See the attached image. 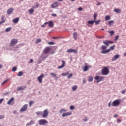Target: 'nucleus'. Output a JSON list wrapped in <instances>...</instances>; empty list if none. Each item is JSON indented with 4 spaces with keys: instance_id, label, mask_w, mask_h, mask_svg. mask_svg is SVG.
Listing matches in <instances>:
<instances>
[{
    "instance_id": "nucleus-56",
    "label": "nucleus",
    "mask_w": 126,
    "mask_h": 126,
    "mask_svg": "<svg viewBox=\"0 0 126 126\" xmlns=\"http://www.w3.org/2000/svg\"><path fill=\"white\" fill-rule=\"evenodd\" d=\"M78 10H79V11H81L82 10V7H79V8H78Z\"/></svg>"
},
{
    "instance_id": "nucleus-32",
    "label": "nucleus",
    "mask_w": 126,
    "mask_h": 126,
    "mask_svg": "<svg viewBox=\"0 0 126 126\" xmlns=\"http://www.w3.org/2000/svg\"><path fill=\"white\" fill-rule=\"evenodd\" d=\"M114 24V21L113 20H111L108 22V25H109V26H112V24Z\"/></svg>"
},
{
    "instance_id": "nucleus-57",
    "label": "nucleus",
    "mask_w": 126,
    "mask_h": 126,
    "mask_svg": "<svg viewBox=\"0 0 126 126\" xmlns=\"http://www.w3.org/2000/svg\"><path fill=\"white\" fill-rule=\"evenodd\" d=\"M2 102H3V99H1L0 100V104H1V103H2Z\"/></svg>"
},
{
    "instance_id": "nucleus-50",
    "label": "nucleus",
    "mask_w": 126,
    "mask_h": 126,
    "mask_svg": "<svg viewBox=\"0 0 126 126\" xmlns=\"http://www.w3.org/2000/svg\"><path fill=\"white\" fill-rule=\"evenodd\" d=\"M33 62H34V60L33 59H32L30 60V63H32Z\"/></svg>"
},
{
    "instance_id": "nucleus-6",
    "label": "nucleus",
    "mask_w": 126,
    "mask_h": 126,
    "mask_svg": "<svg viewBox=\"0 0 126 126\" xmlns=\"http://www.w3.org/2000/svg\"><path fill=\"white\" fill-rule=\"evenodd\" d=\"M104 78H105V77H104L103 76H96L94 78L95 80H97L96 81L97 83H99V82H100V81H103V80H104Z\"/></svg>"
},
{
    "instance_id": "nucleus-53",
    "label": "nucleus",
    "mask_w": 126,
    "mask_h": 126,
    "mask_svg": "<svg viewBox=\"0 0 126 126\" xmlns=\"http://www.w3.org/2000/svg\"><path fill=\"white\" fill-rule=\"evenodd\" d=\"M97 38H98V39H103L104 36H98Z\"/></svg>"
},
{
    "instance_id": "nucleus-63",
    "label": "nucleus",
    "mask_w": 126,
    "mask_h": 126,
    "mask_svg": "<svg viewBox=\"0 0 126 126\" xmlns=\"http://www.w3.org/2000/svg\"><path fill=\"white\" fill-rule=\"evenodd\" d=\"M99 5H101V3H98L97 4V6H99Z\"/></svg>"
},
{
    "instance_id": "nucleus-42",
    "label": "nucleus",
    "mask_w": 126,
    "mask_h": 126,
    "mask_svg": "<svg viewBox=\"0 0 126 126\" xmlns=\"http://www.w3.org/2000/svg\"><path fill=\"white\" fill-rule=\"evenodd\" d=\"M119 35H116L114 39L115 41H118L119 39Z\"/></svg>"
},
{
    "instance_id": "nucleus-22",
    "label": "nucleus",
    "mask_w": 126,
    "mask_h": 126,
    "mask_svg": "<svg viewBox=\"0 0 126 126\" xmlns=\"http://www.w3.org/2000/svg\"><path fill=\"white\" fill-rule=\"evenodd\" d=\"M29 13L30 14H33L34 13V9H30L29 10Z\"/></svg>"
},
{
    "instance_id": "nucleus-23",
    "label": "nucleus",
    "mask_w": 126,
    "mask_h": 126,
    "mask_svg": "<svg viewBox=\"0 0 126 126\" xmlns=\"http://www.w3.org/2000/svg\"><path fill=\"white\" fill-rule=\"evenodd\" d=\"M103 44H104L105 45H106V46L108 47V46H109V41L108 40H104L103 42Z\"/></svg>"
},
{
    "instance_id": "nucleus-10",
    "label": "nucleus",
    "mask_w": 126,
    "mask_h": 126,
    "mask_svg": "<svg viewBox=\"0 0 126 126\" xmlns=\"http://www.w3.org/2000/svg\"><path fill=\"white\" fill-rule=\"evenodd\" d=\"M44 76H45V75L44 74H42L40 76H39L37 77V79H38L39 83H42L43 78H44Z\"/></svg>"
},
{
    "instance_id": "nucleus-17",
    "label": "nucleus",
    "mask_w": 126,
    "mask_h": 126,
    "mask_svg": "<svg viewBox=\"0 0 126 126\" xmlns=\"http://www.w3.org/2000/svg\"><path fill=\"white\" fill-rule=\"evenodd\" d=\"M13 12V9L12 8H10L7 10V13L9 14V15H10V14H11V13H12Z\"/></svg>"
},
{
    "instance_id": "nucleus-7",
    "label": "nucleus",
    "mask_w": 126,
    "mask_h": 126,
    "mask_svg": "<svg viewBox=\"0 0 126 126\" xmlns=\"http://www.w3.org/2000/svg\"><path fill=\"white\" fill-rule=\"evenodd\" d=\"M38 123L39 125H46V124H48V121L45 119H41L38 121Z\"/></svg>"
},
{
    "instance_id": "nucleus-52",
    "label": "nucleus",
    "mask_w": 126,
    "mask_h": 126,
    "mask_svg": "<svg viewBox=\"0 0 126 126\" xmlns=\"http://www.w3.org/2000/svg\"><path fill=\"white\" fill-rule=\"evenodd\" d=\"M52 16H53L54 17H56L57 16V14H52Z\"/></svg>"
},
{
    "instance_id": "nucleus-41",
    "label": "nucleus",
    "mask_w": 126,
    "mask_h": 126,
    "mask_svg": "<svg viewBox=\"0 0 126 126\" xmlns=\"http://www.w3.org/2000/svg\"><path fill=\"white\" fill-rule=\"evenodd\" d=\"M48 45H55V42L53 41H50L48 43Z\"/></svg>"
},
{
    "instance_id": "nucleus-5",
    "label": "nucleus",
    "mask_w": 126,
    "mask_h": 126,
    "mask_svg": "<svg viewBox=\"0 0 126 126\" xmlns=\"http://www.w3.org/2000/svg\"><path fill=\"white\" fill-rule=\"evenodd\" d=\"M120 104H121V102H120V100H116L113 101L112 102L111 106L112 107H118V106H120Z\"/></svg>"
},
{
    "instance_id": "nucleus-2",
    "label": "nucleus",
    "mask_w": 126,
    "mask_h": 126,
    "mask_svg": "<svg viewBox=\"0 0 126 126\" xmlns=\"http://www.w3.org/2000/svg\"><path fill=\"white\" fill-rule=\"evenodd\" d=\"M108 68L109 67H105L102 69L101 71V74L102 75H108V74L110 73V71Z\"/></svg>"
},
{
    "instance_id": "nucleus-64",
    "label": "nucleus",
    "mask_w": 126,
    "mask_h": 126,
    "mask_svg": "<svg viewBox=\"0 0 126 126\" xmlns=\"http://www.w3.org/2000/svg\"><path fill=\"white\" fill-rule=\"evenodd\" d=\"M114 118H117V117H118V115L115 114L114 115Z\"/></svg>"
},
{
    "instance_id": "nucleus-37",
    "label": "nucleus",
    "mask_w": 126,
    "mask_h": 126,
    "mask_svg": "<svg viewBox=\"0 0 126 126\" xmlns=\"http://www.w3.org/2000/svg\"><path fill=\"white\" fill-rule=\"evenodd\" d=\"M34 102L33 101H30L29 103L30 107H32V105H33V104H34Z\"/></svg>"
},
{
    "instance_id": "nucleus-60",
    "label": "nucleus",
    "mask_w": 126,
    "mask_h": 126,
    "mask_svg": "<svg viewBox=\"0 0 126 126\" xmlns=\"http://www.w3.org/2000/svg\"><path fill=\"white\" fill-rule=\"evenodd\" d=\"M52 39H59V37H53L52 38Z\"/></svg>"
},
{
    "instance_id": "nucleus-54",
    "label": "nucleus",
    "mask_w": 126,
    "mask_h": 126,
    "mask_svg": "<svg viewBox=\"0 0 126 126\" xmlns=\"http://www.w3.org/2000/svg\"><path fill=\"white\" fill-rule=\"evenodd\" d=\"M36 8H38V7H39V3H36Z\"/></svg>"
},
{
    "instance_id": "nucleus-38",
    "label": "nucleus",
    "mask_w": 126,
    "mask_h": 126,
    "mask_svg": "<svg viewBox=\"0 0 126 126\" xmlns=\"http://www.w3.org/2000/svg\"><path fill=\"white\" fill-rule=\"evenodd\" d=\"M42 42V40H41V39L38 38L37 39L36 43V44H39V43H41Z\"/></svg>"
},
{
    "instance_id": "nucleus-62",
    "label": "nucleus",
    "mask_w": 126,
    "mask_h": 126,
    "mask_svg": "<svg viewBox=\"0 0 126 126\" xmlns=\"http://www.w3.org/2000/svg\"><path fill=\"white\" fill-rule=\"evenodd\" d=\"M45 26H46V25H45V24L41 25V27H45Z\"/></svg>"
},
{
    "instance_id": "nucleus-20",
    "label": "nucleus",
    "mask_w": 126,
    "mask_h": 126,
    "mask_svg": "<svg viewBox=\"0 0 126 126\" xmlns=\"http://www.w3.org/2000/svg\"><path fill=\"white\" fill-rule=\"evenodd\" d=\"M25 88H26L25 87H19L17 88V90L18 91H21V90H23L24 89H25Z\"/></svg>"
},
{
    "instance_id": "nucleus-29",
    "label": "nucleus",
    "mask_w": 126,
    "mask_h": 126,
    "mask_svg": "<svg viewBox=\"0 0 126 126\" xmlns=\"http://www.w3.org/2000/svg\"><path fill=\"white\" fill-rule=\"evenodd\" d=\"M42 111H38L36 112V114L37 115V116H42Z\"/></svg>"
},
{
    "instance_id": "nucleus-15",
    "label": "nucleus",
    "mask_w": 126,
    "mask_h": 126,
    "mask_svg": "<svg viewBox=\"0 0 126 126\" xmlns=\"http://www.w3.org/2000/svg\"><path fill=\"white\" fill-rule=\"evenodd\" d=\"M58 5H59V2H55L54 4H52L51 7L52 8H56V7H58Z\"/></svg>"
},
{
    "instance_id": "nucleus-59",
    "label": "nucleus",
    "mask_w": 126,
    "mask_h": 126,
    "mask_svg": "<svg viewBox=\"0 0 126 126\" xmlns=\"http://www.w3.org/2000/svg\"><path fill=\"white\" fill-rule=\"evenodd\" d=\"M83 120L84 122H86V121H87V118H85Z\"/></svg>"
},
{
    "instance_id": "nucleus-55",
    "label": "nucleus",
    "mask_w": 126,
    "mask_h": 126,
    "mask_svg": "<svg viewBox=\"0 0 126 126\" xmlns=\"http://www.w3.org/2000/svg\"><path fill=\"white\" fill-rule=\"evenodd\" d=\"M126 93V90H122V94H124V93Z\"/></svg>"
},
{
    "instance_id": "nucleus-1",
    "label": "nucleus",
    "mask_w": 126,
    "mask_h": 126,
    "mask_svg": "<svg viewBox=\"0 0 126 126\" xmlns=\"http://www.w3.org/2000/svg\"><path fill=\"white\" fill-rule=\"evenodd\" d=\"M101 49L102 50V51H101V54H107V53H110L111 51H113L115 49V45L110 47V49H108L107 50H106V49H107V46L102 45L101 46Z\"/></svg>"
},
{
    "instance_id": "nucleus-51",
    "label": "nucleus",
    "mask_w": 126,
    "mask_h": 126,
    "mask_svg": "<svg viewBox=\"0 0 126 126\" xmlns=\"http://www.w3.org/2000/svg\"><path fill=\"white\" fill-rule=\"evenodd\" d=\"M4 118V115H0V119L1 120V119H3Z\"/></svg>"
},
{
    "instance_id": "nucleus-36",
    "label": "nucleus",
    "mask_w": 126,
    "mask_h": 126,
    "mask_svg": "<svg viewBox=\"0 0 126 126\" xmlns=\"http://www.w3.org/2000/svg\"><path fill=\"white\" fill-rule=\"evenodd\" d=\"M76 89H77V86L76 85L73 86L72 87V90L73 91H75V90H76Z\"/></svg>"
},
{
    "instance_id": "nucleus-8",
    "label": "nucleus",
    "mask_w": 126,
    "mask_h": 126,
    "mask_svg": "<svg viewBox=\"0 0 126 126\" xmlns=\"http://www.w3.org/2000/svg\"><path fill=\"white\" fill-rule=\"evenodd\" d=\"M49 115V111H48V109H45L42 112V118H46L48 117Z\"/></svg>"
},
{
    "instance_id": "nucleus-33",
    "label": "nucleus",
    "mask_w": 126,
    "mask_h": 126,
    "mask_svg": "<svg viewBox=\"0 0 126 126\" xmlns=\"http://www.w3.org/2000/svg\"><path fill=\"white\" fill-rule=\"evenodd\" d=\"M95 23V21L94 20V21H88V23L89 24H91L92 25H93V24Z\"/></svg>"
},
{
    "instance_id": "nucleus-28",
    "label": "nucleus",
    "mask_w": 126,
    "mask_h": 126,
    "mask_svg": "<svg viewBox=\"0 0 126 126\" xmlns=\"http://www.w3.org/2000/svg\"><path fill=\"white\" fill-rule=\"evenodd\" d=\"M114 11L116 13H120L121 10L120 9H114Z\"/></svg>"
},
{
    "instance_id": "nucleus-4",
    "label": "nucleus",
    "mask_w": 126,
    "mask_h": 126,
    "mask_svg": "<svg viewBox=\"0 0 126 126\" xmlns=\"http://www.w3.org/2000/svg\"><path fill=\"white\" fill-rule=\"evenodd\" d=\"M17 43H18V40L17 39H12L10 43V47H14Z\"/></svg>"
},
{
    "instance_id": "nucleus-31",
    "label": "nucleus",
    "mask_w": 126,
    "mask_h": 126,
    "mask_svg": "<svg viewBox=\"0 0 126 126\" xmlns=\"http://www.w3.org/2000/svg\"><path fill=\"white\" fill-rule=\"evenodd\" d=\"M89 69V67L87 66H85V67L83 68L84 71H87Z\"/></svg>"
},
{
    "instance_id": "nucleus-14",
    "label": "nucleus",
    "mask_w": 126,
    "mask_h": 126,
    "mask_svg": "<svg viewBox=\"0 0 126 126\" xmlns=\"http://www.w3.org/2000/svg\"><path fill=\"white\" fill-rule=\"evenodd\" d=\"M71 114H72V112L71 111L66 112L62 114V117H66V116H70Z\"/></svg>"
},
{
    "instance_id": "nucleus-47",
    "label": "nucleus",
    "mask_w": 126,
    "mask_h": 126,
    "mask_svg": "<svg viewBox=\"0 0 126 126\" xmlns=\"http://www.w3.org/2000/svg\"><path fill=\"white\" fill-rule=\"evenodd\" d=\"M7 81H8L7 80L4 81L1 84V85H3V84H5V83H6Z\"/></svg>"
},
{
    "instance_id": "nucleus-43",
    "label": "nucleus",
    "mask_w": 126,
    "mask_h": 126,
    "mask_svg": "<svg viewBox=\"0 0 126 126\" xmlns=\"http://www.w3.org/2000/svg\"><path fill=\"white\" fill-rule=\"evenodd\" d=\"M64 112H66V111L65 109H61L60 111V113H63Z\"/></svg>"
},
{
    "instance_id": "nucleus-24",
    "label": "nucleus",
    "mask_w": 126,
    "mask_h": 126,
    "mask_svg": "<svg viewBox=\"0 0 126 126\" xmlns=\"http://www.w3.org/2000/svg\"><path fill=\"white\" fill-rule=\"evenodd\" d=\"M97 16H98V14H97V13H95L94 14L93 17H94V21L97 19Z\"/></svg>"
},
{
    "instance_id": "nucleus-19",
    "label": "nucleus",
    "mask_w": 126,
    "mask_h": 126,
    "mask_svg": "<svg viewBox=\"0 0 126 126\" xmlns=\"http://www.w3.org/2000/svg\"><path fill=\"white\" fill-rule=\"evenodd\" d=\"M19 21V18H16L13 20V23H17Z\"/></svg>"
},
{
    "instance_id": "nucleus-34",
    "label": "nucleus",
    "mask_w": 126,
    "mask_h": 126,
    "mask_svg": "<svg viewBox=\"0 0 126 126\" xmlns=\"http://www.w3.org/2000/svg\"><path fill=\"white\" fill-rule=\"evenodd\" d=\"M105 19L106 21L110 20V19H111V17L107 15L105 16Z\"/></svg>"
},
{
    "instance_id": "nucleus-30",
    "label": "nucleus",
    "mask_w": 126,
    "mask_h": 126,
    "mask_svg": "<svg viewBox=\"0 0 126 126\" xmlns=\"http://www.w3.org/2000/svg\"><path fill=\"white\" fill-rule=\"evenodd\" d=\"M93 81V77L92 76H89L88 77V81H89V82H91V81Z\"/></svg>"
},
{
    "instance_id": "nucleus-3",
    "label": "nucleus",
    "mask_w": 126,
    "mask_h": 126,
    "mask_svg": "<svg viewBox=\"0 0 126 126\" xmlns=\"http://www.w3.org/2000/svg\"><path fill=\"white\" fill-rule=\"evenodd\" d=\"M51 51H52V48L47 46L44 49L43 52L45 55H48V54H50Z\"/></svg>"
},
{
    "instance_id": "nucleus-48",
    "label": "nucleus",
    "mask_w": 126,
    "mask_h": 126,
    "mask_svg": "<svg viewBox=\"0 0 126 126\" xmlns=\"http://www.w3.org/2000/svg\"><path fill=\"white\" fill-rule=\"evenodd\" d=\"M70 110H73L74 109V106H73V105L70 106Z\"/></svg>"
},
{
    "instance_id": "nucleus-16",
    "label": "nucleus",
    "mask_w": 126,
    "mask_h": 126,
    "mask_svg": "<svg viewBox=\"0 0 126 126\" xmlns=\"http://www.w3.org/2000/svg\"><path fill=\"white\" fill-rule=\"evenodd\" d=\"M120 57V55L119 54L115 55L114 57L112 58V62H114V61H116L117 59H119Z\"/></svg>"
},
{
    "instance_id": "nucleus-35",
    "label": "nucleus",
    "mask_w": 126,
    "mask_h": 126,
    "mask_svg": "<svg viewBox=\"0 0 126 126\" xmlns=\"http://www.w3.org/2000/svg\"><path fill=\"white\" fill-rule=\"evenodd\" d=\"M22 75H23V72H22V71L19 72L17 74V76H22Z\"/></svg>"
},
{
    "instance_id": "nucleus-9",
    "label": "nucleus",
    "mask_w": 126,
    "mask_h": 126,
    "mask_svg": "<svg viewBox=\"0 0 126 126\" xmlns=\"http://www.w3.org/2000/svg\"><path fill=\"white\" fill-rule=\"evenodd\" d=\"M61 62L62 63V64L58 67V69H62V68H63V67L65 66V61L64 60H62Z\"/></svg>"
},
{
    "instance_id": "nucleus-11",
    "label": "nucleus",
    "mask_w": 126,
    "mask_h": 126,
    "mask_svg": "<svg viewBox=\"0 0 126 126\" xmlns=\"http://www.w3.org/2000/svg\"><path fill=\"white\" fill-rule=\"evenodd\" d=\"M44 24H48L49 27L53 28L54 27V23H53V21H52L46 22L44 23Z\"/></svg>"
},
{
    "instance_id": "nucleus-45",
    "label": "nucleus",
    "mask_w": 126,
    "mask_h": 126,
    "mask_svg": "<svg viewBox=\"0 0 126 126\" xmlns=\"http://www.w3.org/2000/svg\"><path fill=\"white\" fill-rule=\"evenodd\" d=\"M17 68H16V67H13V68H12V71L15 72V71H16V70H17Z\"/></svg>"
},
{
    "instance_id": "nucleus-25",
    "label": "nucleus",
    "mask_w": 126,
    "mask_h": 126,
    "mask_svg": "<svg viewBox=\"0 0 126 126\" xmlns=\"http://www.w3.org/2000/svg\"><path fill=\"white\" fill-rule=\"evenodd\" d=\"M108 33H109V34H111V36H113V35H114V34H115V32L113 30L110 31H108Z\"/></svg>"
},
{
    "instance_id": "nucleus-39",
    "label": "nucleus",
    "mask_w": 126,
    "mask_h": 126,
    "mask_svg": "<svg viewBox=\"0 0 126 126\" xmlns=\"http://www.w3.org/2000/svg\"><path fill=\"white\" fill-rule=\"evenodd\" d=\"M10 30H11V28L8 27L6 29L5 31L6 32H8V31H10Z\"/></svg>"
},
{
    "instance_id": "nucleus-27",
    "label": "nucleus",
    "mask_w": 126,
    "mask_h": 126,
    "mask_svg": "<svg viewBox=\"0 0 126 126\" xmlns=\"http://www.w3.org/2000/svg\"><path fill=\"white\" fill-rule=\"evenodd\" d=\"M73 36L74 40H76V39H77V33L74 32L73 34Z\"/></svg>"
},
{
    "instance_id": "nucleus-44",
    "label": "nucleus",
    "mask_w": 126,
    "mask_h": 126,
    "mask_svg": "<svg viewBox=\"0 0 126 126\" xmlns=\"http://www.w3.org/2000/svg\"><path fill=\"white\" fill-rule=\"evenodd\" d=\"M100 21V20H98V21H96V20H95L94 22H95V24H96V25H97V24H99V23Z\"/></svg>"
},
{
    "instance_id": "nucleus-12",
    "label": "nucleus",
    "mask_w": 126,
    "mask_h": 126,
    "mask_svg": "<svg viewBox=\"0 0 126 126\" xmlns=\"http://www.w3.org/2000/svg\"><path fill=\"white\" fill-rule=\"evenodd\" d=\"M28 107V105L25 104L22 108L20 109V112H25L27 110V107Z\"/></svg>"
},
{
    "instance_id": "nucleus-46",
    "label": "nucleus",
    "mask_w": 126,
    "mask_h": 126,
    "mask_svg": "<svg viewBox=\"0 0 126 126\" xmlns=\"http://www.w3.org/2000/svg\"><path fill=\"white\" fill-rule=\"evenodd\" d=\"M72 73L70 74L68 76V78H71L72 77Z\"/></svg>"
},
{
    "instance_id": "nucleus-58",
    "label": "nucleus",
    "mask_w": 126,
    "mask_h": 126,
    "mask_svg": "<svg viewBox=\"0 0 126 126\" xmlns=\"http://www.w3.org/2000/svg\"><path fill=\"white\" fill-rule=\"evenodd\" d=\"M117 122H118L119 123H121V119H117Z\"/></svg>"
},
{
    "instance_id": "nucleus-13",
    "label": "nucleus",
    "mask_w": 126,
    "mask_h": 126,
    "mask_svg": "<svg viewBox=\"0 0 126 126\" xmlns=\"http://www.w3.org/2000/svg\"><path fill=\"white\" fill-rule=\"evenodd\" d=\"M67 53H74V54H77V50L76 49H70L67 50Z\"/></svg>"
},
{
    "instance_id": "nucleus-61",
    "label": "nucleus",
    "mask_w": 126,
    "mask_h": 126,
    "mask_svg": "<svg viewBox=\"0 0 126 126\" xmlns=\"http://www.w3.org/2000/svg\"><path fill=\"white\" fill-rule=\"evenodd\" d=\"M108 107H111V102L108 103Z\"/></svg>"
},
{
    "instance_id": "nucleus-18",
    "label": "nucleus",
    "mask_w": 126,
    "mask_h": 126,
    "mask_svg": "<svg viewBox=\"0 0 126 126\" xmlns=\"http://www.w3.org/2000/svg\"><path fill=\"white\" fill-rule=\"evenodd\" d=\"M35 122L33 120L30 121L29 122L26 124V126H31V125H33Z\"/></svg>"
},
{
    "instance_id": "nucleus-49",
    "label": "nucleus",
    "mask_w": 126,
    "mask_h": 126,
    "mask_svg": "<svg viewBox=\"0 0 126 126\" xmlns=\"http://www.w3.org/2000/svg\"><path fill=\"white\" fill-rule=\"evenodd\" d=\"M5 22V20H3L2 21H0V24H2V23H4Z\"/></svg>"
},
{
    "instance_id": "nucleus-21",
    "label": "nucleus",
    "mask_w": 126,
    "mask_h": 126,
    "mask_svg": "<svg viewBox=\"0 0 126 126\" xmlns=\"http://www.w3.org/2000/svg\"><path fill=\"white\" fill-rule=\"evenodd\" d=\"M13 101H14V98H12L11 99H10L7 102L8 105H10V104H11V103H12Z\"/></svg>"
},
{
    "instance_id": "nucleus-40",
    "label": "nucleus",
    "mask_w": 126,
    "mask_h": 126,
    "mask_svg": "<svg viewBox=\"0 0 126 126\" xmlns=\"http://www.w3.org/2000/svg\"><path fill=\"white\" fill-rule=\"evenodd\" d=\"M50 75H51L52 76H53V77H57V75H56V74L54 73H50Z\"/></svg>"
},
{
    "instance_id": "nucleus-26",
    "label": "nucleus",
    "mask_w": 126,
    "mask_h": 126,
    "mask_svg": "<svg viewBox=\"0 0 126 126\" xmlns=\"http://www.w3.org/2000/svg\"><path fill=\"white\" fill-rule=\"evenodd\" d=\"M68 74H69V72H68V71L66 73H62V76H66L68 75Z\"/></svg>"
}]
</instances>
